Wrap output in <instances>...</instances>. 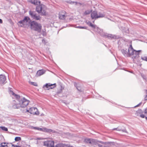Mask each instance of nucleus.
I'll list each match as a JSON object with an SVG mask.
<instances>
[{
    "instance_id": "4c0bfd02",
    "label": "nucleus",
    "mask_w": 147,
    "mask_h": 147,
    "mask_svg": "<svg viewBox=\"0 0 147 147\" xmlns=\"http://www.w3.org/2000/svg\"><path fill=\"white\" fill-rule=\"evenodd\" d=\"M144 113L147 115V107L144 110Z\"/></svg>"
},
{
    "instance_id": "6e6552de",
    "label": "nucleus",
    "mask_w": 147,
    "mask_h": 147,
    "mask_svg": "<svg viewBox=\"0 0 147 147\" xmlns=\"http://www.w3.org/2000/svg\"><path fill=\"white\" fill-rule=\"evenodd\" d=\"M12 107L14 109H19L21 107L20 102V100L17 101L13 100L12 102Z\"/></svg>"
},
{
    "instance_id": "1a4fd4ad",
    "label": "nucleus",
    "mask_w": 147,
    "mask_h": 147,
    "mask_svg": "<svg viewBox=\"0 0 147 147\" xmlns=\"http://www.w3.org/2000/svg\"><path fill=\"white\" fill-rule=\"evenodd\" d=\"M44 145L50 147H54V142L53 141H47L44 142Z\"/></svg>"
},
{
    "instance_id": "603ef678",
    "label": "nucleus",
    "mask_w": 147,
    "mask_h": 147,
    "mask_svg": "<svg viewBox=\"0 0 147 147\" xmlns=\"http://www.w3.org/2000/svg\"><path fill=\"white\" fill-rule=\"evenodd\" d=\"M79 4H81V3H79Z\"/></svg>"
},
{
    "instance_id": "864d4df0",
    "label": "nucleus",
    "mask_w": 147,
    "mask_h": 147,
    "mask_svg": "<svg viewBox=\"0 0 147 147\" xmlns=\"http://www.w3.org/2000/svg\"><path fill=\"white\" fill-rule=\"evenodd\" d=\"M37 115L38 114V113H37Z\"/></svg>"
},
{
    "instance_id": "6ab92c4d",
    "label": "nucleus",
    "mask_w": 147,
    "mask_h": 147,
    "mask_svg": "<svg viewBox=\"0 0 147 147\" xmlns=\"http://www.w3.org/2000/svg\"><path fill=\"white\" fill-rule=\"evenodd\" d=\"M45 72V70H39L37 71V76H40L43 74Z\"/></svg>"
},
{
    "instance_id": "c9c22d12",
    "label": "nucleus",
    "mask_w": 147,
    "mask_h": 147,
    "mask_svg": "<svg viewBox=\"0 0 147 147\" xmlns=\"http://www.w3.org/2000/svg\"><path fill=\"white\" fill-rule=\"evenodd\" d=\"M15 140L16 141H19L21 140V138L20 137H17L15 138Z\"/></svg>"
},
{
    "instance_id": "f8f14e48",
    "label": "nucleus",
    "mask_w": 147,
    "mask_h": 147,
    "mask_svg": "<svg viewBox=\"0 0 147 147\" xmlns=\"http://www.w3.org/2000/svg\"><path fill=\"white\" fill-rule=\"evenodd\" d=\"M6 77L3 75H0V84H3L6 83Z\"/></svg>"
},
{
    "instance_id": "bb28decb",
    "label": "nucleus",
    "mask_w": 147,
    "mask_h": 147,
    "mask_svg": "<svg viewBox=\"0 0 147 147\" xmlns=\"http://www.w3.org/2000/svg\"><path fill=\"white\" fill-rule=\"evenodd\" d=\"M92 11V10H87L85 12H84V15H87L89 14Z\"/></svg>"
},
{
    "instance_id": "0eeeda50",
    "label": "nucleus",
    "mask_w": 147,
    "mask_h": 147,
    "mask_svg": "<svg viewBox=\"0 0 147 147\" xmlns=\"http://www.w3.org/2000/svg\"><path fill=\"white\" fill-rule=\"evenodd\" d=\"M95 147H110L109 144L101 142H98L95 144Z\"/></svg>"
},
{
    "instance_id": "7c9ffc66",
    "label": "nucleus",
    "mask_w": 147,
    "mask_h": 147,
    "mask_svg": "<svg viewBox=\"0 0 147 147\" xmlns=\"http://www.w3.org/2000/svg\"><path fill=\"white\" fill-rule=\"evenodd\" d=\"M41 34L43 35V36H46V33L45 32V30H42V31L41 32Z\"/></svg>"
},
{
    "instance_id": "b1692460",
    "label": "nucleus",
    "mask_w": 147,
    "mask_h": 147,
    "mask_svg": "<svg viewBox=\"0 0 147 147\" xmlns=\"http://www.w3.org/2000/svg\"><path fill=\"white\" fill-rule=\"evenodd\" d=\"M8 144L5 142L2 143L0 144V147H7Z\"/></svg>"
},
{
    "instance_id": "72a5a7b5",
    "label": "nucleus",
    "mask_w": 147,
    "mask_h": 147,
    "mask_svg": "<svg viewBox=\"0 0 147 147\" xmlns=\"http://www.w3.org/2000/svg\"><path fill=\"white\" fill-rule=\"evenodd\" d=\"M76 28H80V29H87V27H86L85 26H78L76 27Z\"/></svg>"
},
{
    "instance_id": "4be33fe9",
    "label": "nucleus",
    "mask_w": 147,
    "mask_h": 147,
    "mask_svg": "<svg viewBox=\"0 0 147 147\" xmlns=\"http://www.w3.org/2000/svg\"><path fill=\"white\" fill-rule=\"evenodd\" d=\"M42 28V26L40 24L37 23V32H40Z\"/></svg>"
},
{
    "instance_id": "37998d69",
    "label": "nucleus",
    "mask_w": 147,
    "mask_h": 147,
    "mask_svg": "<svg viewBox=\"0 0 147 147\" xmlns=\"http://www.w3.org/2000/svg\"><path fill=\"white\" fill-rule=\"evenodd\" d=\"M40 17L39 16H37V20L40 19Z\"/></svg>"
},
{
    "instance_id": "412c9836",
    "label": "nucleus",
    "mask_w": 147,
    "mask_h": 147,
    "mask_svg": "<svg viewBox=\"0 0 147 147\" xmlns=\"http://www.w3.org/2000/svg\"><path fill=\"white\" fill-rule=\"evenodd\" d=\"M97 13V18H103L105 17V13H102L100 12H99L98 13Z\"/></svg>"
},
{
    "instance_id": "c756f323",
    "label": "nucleus",
    "mask_w": 147,
    "mask_h": 147,
    "mask_svg": "<svg viewBox=\"0 0 147 147\" xmlns=\"http://www.w3.org/2000/svg\"><path fill=\"white\" fill-rule=\"evenodd\" d=\"M87 24L89 25L92 28H94L96 26L95 25H94L91 23L89 22Z\"/></svg>"
},
{
    "instance_id": "9b49d317",
    "label": "nucleus",
    "mask_w": 147,
    "mask_h": 147,
    "mask_svg": "<svg viewBox=\"0 0 147 147\" xmlns=\"http://www.w3.org/2000/svg\"><path fill=\"white\" fill-rule=\"evenodd\" d=\"M37 130L47 132L51 133L52 132L55 133V131H53V130L51 129H47L46 128H40L37 127Z\"/></svg>"
},
{
    "instance_id": "e433bc0d",
    "label": "nucleus",
    "mask_w": 147,
    "mask_h": 147,
    "mask_svg": "<svg viewBox=\"0 0 147 147\" xmlns=\"http://www.w3.org/2000/svg\"><path fill=\"white\" fill-rule=\"evenodd\" d=\"M142 59L143 60L147 61V57L143 56L141 57Z\"/></svg>"
},
{
    "instance_id": "dca6fc26",
    "label": "nucleus",
    "mask_w": 147,
    "mask_h": 147,
    "mask_svg": "<svg viewBox=\"0 0 147 147\" xmlns=\"http://www.w3.org/2000/svg\"><path fill=\"white\" fill-rule=\"evenodd\" d=\"M29 14L32 18L37 20V15L35 11H30Z\"/></svg>"
},
{
    "instance_id": "a878e982",
    "label": "nucleus",
    "mask_w": 147,
    "mask_h": 147,
    "mask_svg": "<svg viewBox=\"0 0 147 147\" xmlns=\"http://www.w3.org/2000/svg\"><path fill=\"white\" fill-rule=\"evenodd\" d=\"M59 88L60 89V90H58V92L60 93L64 89V88L62 86L60 85L59 87Z\"/></svg>"
},
{
    "instance_id": "8fccbe9b",
    "label": "nucleus",
    "mask_w": 147,
    "mask_h": 147,
    "mask_svg": "<svg viewBox=\"0 0 147 147\" xmlns=\"http://www.w3.org/2000/svg\"><path fill=\"white\" fill-rule=\"evenodd\" d=\"M125 132H126V133H127V131H125Z\"/></svg>"
},
{
    "instance_id": "39448f33",
    "label": "nucleus",
    "mask_w": 147,
    "mask_h": 147,
    "mask_svg": "<svg viewBox=\"0 0 147 147\" xmlns=\"http://www.w3.org/2000/svg\"><path fill=\"white\" fill-rule=\"evenodd\" d=\"M31 22V20L30 18L28 17H25L24 19L20 20L18 22V23L20 24H22L23 25H27L29 24Z\"/></svg>"
},
{
    "instance_id": "f03ea898",
    "label": "nucleus",
    "mask_w": 147,
    "mask_h": 147,
    "mask_svg": "<svg viewBox=\"0 0 147 147\" xmlns=\"http://www.w3.org/2000/svg\"><path fill=\"white\" fill-rule=\"evenodd\" d=\"M130 47H131V56L132 58L133 59H136L139 57L140 53L142 52L141 50H139L137 51L134 50L132 46L131 45H130Z\"/></svg>"
},
{
    "instance_id": "7ed1b4c3",
    "label": "nucleus",
    "mask_w": 147,
    "mask_h": 147,
    "mask_svg": "<svg viewBox=\"0 0 147 147\" xmlns=\"http://www.w3.org/2000/svg\"><path fill=\"white\" fill-rule=\"evenodd\" d=\"M131 47L130 45L128 49H123L121 52L123 55L126 57H130L131 56Z\"/></svg>"
},
{
    "instance_id": "a19ab883",
    "label": "nucleus",
    "mask_w": 147,
    "mask_h": 147,
    "mask_svg": "<svg viewBox=\"0 0 147 147\" xmlns=\"http://www.w3.org/2000/svg\"><path fill=\"white\" fill-rule=\"evenodd\" d=\"M69 3L71 4H73L74 3H75V2H72V1H69Z\"/></svg>"
},
{
    "instance_id": "9d476101",
    "label": "nucleus",
    "mask_w": 147,
    "mask_h": 147,
    "mask_svg": "<svg viewBox=\"0 0 147 147\" xmlns=\"http://www.w3.org/2000/svg\"><path fill=\"white\" fill-rule=\"evenodd\" d=\"M55 147H74L70 144H63L60 143L57 144L55 146Z\"/></svg>"
},
{
    "instance_id": "aec40b11",
    "label": "nucleus",
    "mask_w": 147,
    "mask_h": 147,
    "mask_svg": "<svg viewBox=\"0 0 147 147\" xmlns=\"http://www.w3.org/2000/svg\"><path fill=\"white\" fill-rule=\"evenodd\" d=\"M85 141L87 143H89L90 144H93L94 140L93 139H85Z\"/></svg>"
},
{
    "instance_id": "49530a36",
    "label": "nucleus",
    "mask_w": 147,
    "mask_h": 147,
    "mask_svg": "<svg viewBox=\"0 0 147 147\" xmlns=\"http://www.w3.org/2000/svg\"><path fill=\"white\" fill-rule=\"evenodd\" d=\"M36 11H37V6L36 7V9H35Z\"/></svg>"
},
{
    "instance_id": "cd10ccee",
    "label": "nucleus",
    "mask_w": 147,
    "mask_h": 147,
    "mask_svg": "<svg viewBox=\"0 0 147 147\" xmlns=\"http://www.w3.org/2000/svg\"><path fill=\"white\" fill-rule=\"evenodd\" d=\"M1 129L2 130L5 131H8V129L7 127H5L4 126H1L0 127V129Z\"/></svg>"
},
{
    "instance_id": "c85d7f7f",
    "label": "nucleus",
    "mask_w": 147,
    "mask_h": 147,
    "mask_svg": "<svg viewBox=\"0 0 147 147\" xmlns=\"http://www.w3.org/2000/svg\"><path fill=\"white\" fill-rule=\"evenodd\" d=\"M29 1L35 5H37V1L36 0H30Z\"/></svg>"
},
{
    "instance_id": "79ce46f5",
    "label": "nucleus",
    "mask_w": 147,
    "mask_h": 147,
    "mask_svg": "<svg viewBox=\"0 0 147 147\" xmlns=\"http://www.w3.org/2000/svg\"><path fill=\"white\" fill-rule=\"evenodd\" d=\"M3 23V21L2 20L0 19V23L1 24Z\"/></svg>"
},
{
    "instance_id": "20e7f679",
    "label": "nucleus",
    "mask_w": 147,
    "mask_h": 147,
    "mask_svg": "<svg viewBox=\"0 0 147 147\" xmlns=\"http://www.w3.org/2000/svg\"><path fill=\"white\" fill-rule=\"evenodd\" d=\"M20 102L21 107H25L28 105L29 101L24 98H23L20 100Z\"/></svg>"
},
{
    "instance_id": "f3484780",
    "label": "nucleus",
    "mask_w": 147,
    "mask_h": 147,
    "mask_svg": "<svg viewBox=\"0 0 147 147\" xmlns=\"http://www.w3.org/2000/svg\"><path fill=\"white\" fill-rule=\"evenodd\" d=\"M97 12L96 11H94L92 12L91 14L92 19H97Z\"/></svg>"
},
{
    "instance_id": "de8ad7c7",
    "label": "nucleus",
    "mask_w": 147,
    "mask_h": 147,
    "mask_svg": "<svg viewBox=\"0 0 147 147\" xmlns=\"http://www.w3.org/2000/svg\"><path fill=\"white\" fill-rule=\"evenodd\" d=\"M145 119H146V120H147V117H145Z\"/></svg>"
},
{
    "instance_id": "f257e3e1",
    "label": "nucleus",
    "mask_w": 147,
    "mask_h": 147,
    "mask_svg": "<svg viewBox=\"0 0 147 147\" xmlns=\"http://www.w3.org/2000/svg\"><path fill=\"white\" fill-rule=\"evenodd\" d=\"M37 12L40 13L42 16H45L46 15L47 13L46 10V8L45 6L42 4H40V1H37Z\"/></svg>"
},
{
    "instance_id": "ddd939ff",
    "label": "nucleus",
    "mask_w": 147,
    "mask_h": 147,
    "mask_svg": "<svg viewBox=\"0 0 147 147\" xmlns=\"http://www.w3.org/2000/svg\"><path fill=\"white\" fill-rule=\"evenodd\" d=\"M27 111L30 112L31 114H36L37 112V108L35 107H32L30 108L29 110H27Z\"/></svg>"
},
{
    "instance_id": "c03bdc74",
    "label": "nucleus",
    "mask_w": 147,
    "mask_h": 147,
    "mask_svg": "<svg viewBox=\"0 0 147 147\" xmlns=\"http://www.w3.org/2000/svg\"><path fill=\"white\" fill-rule=\"evenodd\" d=\"M16 147H21V146H16Z\"/></svg>"
},
{
    "instance_id": "2f4dec72",
    "label": "nucleus",
    "mask_w": 147,
    "mask_h": 147,
    "mask_svg": "<svg viewBox=\"0 0 147 147\" xmlns=\"http://www.w3.org/2000/svg\"><path fill=\"white\" fill-rule=\"evenodd\" d=\"M29 83L30 84L32 85L35 86H37V84L36 82H31V81H29Z\"/></svg>"
},
{
    "instance_id": "473e14b6",
    "label": "nucleus",
    "mask_w": 147,
    "mask_h": 147,
    "mask_svg": "<svg viewBox=\"0 0 147 147\" xmlns=\"http://www.w3.org/2000/svg\"><path fill=\"white\" fill-rule=\"evenodd\" d=\"M93 29H94V30L96 32H98L99 31V29L98 28V27H97L96 26Z\"/></svg>"
},
{
    "instance_id": "f704fd0d",
    "label": "nucleus",
    "mask_w": 147,
    "mask_h": 147,
    "mask_svg": "<svg viewBox=\"0 0 147 147\" xmlns=\"http://www.w3.org/2000/svg\"><path fill=\"white\" fill-rule=\"evenodd\" d=\"M7 147H16V146L11 144H8L7 145Z\"/></svg>"
},
{
    "instance_id": "4468645a",
    "label": "nucleus",
    "mask_w": 147,
    "mask_h": 147,
    "mask_svg": "<svg viewBox=\"0 0 147 147\" xmlns=\"http://www.w3.org/2000/svg\"><path fill=\"white\" fill-rule=\"evenodd\" d=\"M66 12L65 11H63L59 14V18L61 20H64L65 19L66 15H65Z\"/></svg>"
},
{
    "instance_id": "a211bd4d",
    "label": "nucleus",
    "mask_w": 147,
    "mask_h": 147,
    "mask_svg": "<svg viewBox=\"0 0 147 147\" xmlns=\"http://www.w3.org/2000/svg\"><path fill=\"white\" fill-rule=\"evenodd\" d=\"M104 36L108 38L109 39H115L116 38V36L115 35H113L111 34H106Z\"/></svg>"
},
{
    "instance_id": "09e8293b",
    "label": "nucleus",
    "mask_w": 147,
    "mask_h": 147,
    "mask_svg": "<svg viewBox=\"0 0 147 147\" xmlns=\"http://www.w3.org/2000/svg\"><path fill=\"white\" fill-rule=\"evenodd\" d=\"M146 93H147V90H146Z\"/></svg>"
},
{
    "instance_id": "58836bf2",
    "label": "nucleus",
    "mask_w": 147,
    "mask_h": 147,
    "mask_svg": "<svg viewBox=\"0 0 147 147\" xmlns=\"http://www.w3.org/2000/svg\"><path fill=\"white\" fill-rule=\"evenodd\" d=\"M77 88L78 90L81 91L82 89L81 87H77Z\"/></svg>"
},
{
    "instance_id": "393cba45",
    "label": "nucleus",
    "mask_w": 147,
    "mask_h": 147,
    "mask_svg": "<svg viewBox=\"0 0 147 147\" xmlns=\"http://www.w3.org/2000/svg\"><path fill=\"white\" fill-rule=\"evenodd\" d=\"M11 92L12 93V95L14 96L16 99H18L20 98V97L19 95L15 94L13 91H11Z\"/></svg>"
},
{
    "instance_id": "a18cd8bd",
    "label": "nucleus",
    "mask_w": 147,
    "mask_h": 147,
    "mask_svg": "<svg viewBox=\"0 0 147 147\" xmlns=\"http://www.w3.org/2000/svg\"><path fill=\"white\" fill-rule=\"evenodd\" d=\"M33 128L34 129H37V127H33Z\"/></svg>"
},
{
    "instance_id": "5701e85b",
    "label": "nucleus",
    "mask_w": 147,
    "mask_h": 147,
    "mask_svg": "<svg viewBox=\"0 0 147 147\" xmlns=\"http://www.w3.org/2000/svg\"><path fill=\"white\" fill-rule=\"evenodd\" d=\"M137 116H140L141 118H145L146 117H145V115L142 113H137Z\"/></svg>"
},
{
    "instance_id": "2eb2a0df",
    "label": "nucleus",
    "mask_w": 147,
    "mask_h": 147,
    "mask_svg": "<svg viewBox=\"0 0 147 147\" xmlns=\"http://www.w3.org/2000/svg\"><path fill=\"white\" fill-rule=\"evenodd\" d=\"M30 26L32 29L37 31V22L34 21H32L30 23Z\"/></svg>"
},
{
    "instance_id": "423d86ee",
    "label": "nucleus",
    "mask_w": 147,
    "mask_h": 147,
    "mask_svg": "<svg viewBox=\"0 0 147 147\" xmlns=\"http://www.w3.org/2000/svg\"><path fill=\"white\" fill-rule=\"evenodd\" d=\"M56 85L55 83L54 84H51L50 83H47L44 85L43 86V88L45 90H49L50 89H52L56 87Z\"/></svg>"
},
{
    "instance_id": "ea45409f",
    "label": "nucleus",
    "mask_w": 147,
    "mask_h": 147,
    "mask_svg": "<svg viewBox=\"0 0 147 147\" xmlns=\"http://www.w3.org/2000/svg\"><path fill=\"white\" fill-rule=\"evenodd\" d=\"M42 43L45 44H46L45 41L44 39L42 40Z\"/></svg>"
},
{
    "instance_id": "3c124183",
    "label": "nucleus",
    "mask_w": 147,
    "mask_h": 147,
    "mask_svg": "<svg viewBox=\"0 0 147 147\" xmlns=\"http://www.w3.org/2000/svg\"><path fill=\"white\" fill-rule=\"evenodd\" d=\"M21 26L22 27V25H21Z\"/></svg>"
}]
</instances>
